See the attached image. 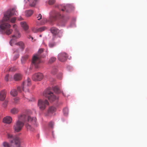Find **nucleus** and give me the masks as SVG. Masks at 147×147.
I'll return each instance as SVG.
<instances>
[{
	"instance_id": "nucleus-1",
	"label": "nucleus",
	"mask_w": 147,
	"mask_h": 147,
	"mask_svg": "<svg viewBox=\"0 0 147 147\" xmlns=\"http://www.w3.org/2000/svg\"><path fill=\"white\" fill-rule=\"evenodd\" d=\"M16 11V9L13 8L8 10L4 13V17L0 25V31L1 32L7 35H9L12 33L13 30L10 28L11 26L9 22L10 21V18L11 16L14 15H17Z\"/></svg>"
},
{
	"instance_id": "nucleus-2",
	"label": "nucleus",
	"mask_w": 147,
	"mask_h": 147,
	"mask_svg": "<svg viewBox=\"0 0 147 147\" xmlns=\"http://www.w3.org/2000/svg\"><path fill=\"white\" fill-rule=\"evenodd\" d=\"M21 115H24L25 116L24 122L26 121L28 123L25 124L26 128L30 131H33L34 130V128L32 127L31 125L34 127H36L37 125V123L36 119V117H31L26 114H22Z\"/></svg>"
},
{
	"instance_id": "nucleus-3",
	"label": "nucleus",
	"mask_w": 147,
	"mask_h": 147,
	"mask_svg": "<svg viewBox=\"0 0 147 147\" xmlns=\"http://www.w3.org/2000/svg\"><path fill=\"white\" fill-rule=\"evenodd\" d=\"M58 16L62 18L61 22L63 24L66 22L68 19L67 18L61 16L60 13H56L55 11L53 10L50 13L49 19L48 20H47L46 21L52 24L56 20L57 17Z\"/></svg>"
},
{
	"instance_id": "nucleus-4",
	"label": "nucleus",
	"mask_w": 147,
	"mask_h": 147,
	"mask_svg": "<svg viewBox=\"0 0 147 147\" xmlns=\"http://www.w3.org/2000/svg\"><path fill=\"white\" fill-rule=\"evenodd\" d=\"M25 116L20 115L18 117V120L13 125V128L16 132L20 131L22 129L24 125V120Z\"/></svg>"
},
{
	"instance_id": "nucleus-5",
	"label": "nucleus",
	"mask_w": 147,
	"mask_h": 147,
	"mask_svg": "<svg viewBox=\"0 0 147 147\" xmlns=\"http://www.w3.org/2000/svg\"><path fill=\"white\" fill-rule=\"evenodd\" d=\"M43 51V49H40L38 52V54L35 55L33 57L32 64L36 68H38L40 67V63L41 62V61L39 58V55L42 53Z\"/></svg>"
},
{
	"instance_id": "nucleus-6",
	"label": "nucleus",
	"mask_w": 147,
	"mask_h": 147,
	"mask_svg": "<svg viewBox=\"0 0 147 147\" xmlns=\"http://www.w3.org/2000/svg\"><path fill=\"white\" fill-rule=\"evenodd\" d=\"M43 95L45 97L47 98L50 102L57 100L59 98L58 97L56 96L51 92L50 88L47 89L44 91Z\"/></svg>"
},
{
	"instance_id": "nucleus-7",
	"label": "nucleus",
	"mask_w": 147,
	"mask_h": 147,
	"mask_svg": "<svg viewBox=\"0 0 147 147\" xmlns=\"http://www.w3.org/2000/svg\"><path fill=\"white\" fill-rule=\"evenodd\" d=\"M49 105V102L47 100H43L39 99L38 101V105L39 109L41 111L44 110L47 105Z\"/></svg>"
},
{
	"instance_id": "nucleus-8",
	"label": "nucleus",
	"mask_w": 147,
	"mask_h": 147,
	"mask_svg": "<svg viewBox=\"0 0 147 147\" xmlns=\"http://www.w3.org/2000/svg\"><path fill=\"white\" fill-rule=\"evenodd\" d=\"M13 27L14 29V34L12 36V39L10 42V44L11 46L12 45V44L13 42V40L18 38L21 37V34L17 29L16 25V24L13 25Z\"/></svg>"
},
{
	"instance_id": "nucleus-9",
	"label": "nucleus",
	"mask_w": 147,
	"mask_h": 147,
	"mask_svg": "<svg viewBox=\"0 0 147 147\" xmlns=\"http://www.w3.org/2000/svg\"><path fill=\"white\" fill-rule=\"evenodd\" d=\"M51 33L53 35H57L59 38H61L62 36L63 31L62 30H59L55 27H53L50 29Z\"/></svg>"
},
{
	"instance_id": "nucleus-10",
	"label": "nucleus",
	"mask_w": 147,
	"mask_h": 147,
	"mask_svg": "<svg viewBox=\"0 0 147 147\" xmlns=\"http://www.w3.org/2000/svg\"><path fill=\"white\" fill-rule=\"evenodd\" d=\"M31 80L29 78H28L26 80L24 81L22 84V90L25 92H28L29 90L28 88L31 84Z\"/></svg>"
},
{
	"instance_id": "nucleus-11",
	"label": "nucleus",
	"mask_w": 147,
	"mask_h": 147,
	"mask_svg": "<svg viewBox=\"0 0 147 147\" xmlns=\"http://www.w3.org/2000/svg\"><path fill=\"white\" fill-rule=\"evenodd\" d=\"M68 56L67 54L65 52L61 53L58 55L57 59L61 62H64L67 60Z\"/></svg>"
},
{
	"instance_id": "nucleus-12",
	"label": "nucleus",
	"mask_w": 147,
	"mask_h": 147,
	"mask_svg": "<svg viewBox=\"0 0 147 147\" xmlns=\"http://www.w3.org/2000/svg\"><path fill=\"white\" fill-rule=\"evenodd\" d=\"M43 78V74L40 73H36L34 74L32 78L34 81H40Z\"/></svg>"
},
{
	"instance_id": "nucleus-13",
	"label": "nucleus",
	"mask_w": 147,
	"mask_h": 147,
	"mask_svg": "<svg viewBox=\"0 0 147 147\" xmlns=\"http://www.w3.org/2000/svg\"><path fill=\"white\" fill-rule=\"evenodd\" d=\"M19 52L20 49L19 48L13 50V54H14V56L13 59L14 60H16L19 58L20 56Z\"/></svg>"
},
{
	"instance_id": "nucleus-14",
	"label": "nucleus",
	"mask_w": 147,
	"mask_h": 147,
	"mask_svg": "<svg viewBox=\"0 0 147 147\" xmlns=\"http://www.w3.org/2000/svg\"><path fill=\"white\" fill-rule=\"evenodd\" d=\"M15 45L19 47L20 50L23 51L25 48V45L24 43L22 41L18 42L16 43Z\"/></svg>"
},
{
	"instance_id": "nucleus-15",
	"label": "nucleus",
	"mask_w": 147,
	"mask_h": 147,
	"mask_svg": "<svg viewBox=\"0 0 147 147\" xmlns=\"http://www.w3.org/2000/svg\"><path fill=\"white\" fill-rule=\"evenodd\" d=\"M71 6L69 5H67L65 6H63V7H62L61 9L62 11H65L67 12H69L70 11L71 8Z\"/></svg>"
},
{
	"instance_id": "nucleus-16",
	"label": "nucleus",
	"mask_w": 147,
	"mask_h": 147,
	"mask_svg": "<svg viewBox=\"0 0 147 147\" xmlns=\"http://www.w3.org/2000/svg\"><path fill=\"white\" fill-rule=\"evenodd\" d=\"M12 121V119L11 117L9 116H7L4 117L3 119V122L9 124Z\"/></svg>"
},
{
	"instance_id": "nucleus-17",
	"label": "nucleus",
	"mask_w": 147,
	"mask_h": 147,
	"mask_svg": "<svg viewBox=\"0 0 147 147\" xmlns=\"http://www.w3.org/2000/svg\"><path fill=\"white\" fill-rule=\"evenodd\" d=\"M22 76L20 74H16L14 75V79L15 81H19L22 79Z\"/></svg>"
},
{
	"instance_id": "nucleus-18",
	"label": "nucleus",
	"mask_w": 147,
	"mask_h": 147,
	"mask_svg": "<svg viewBox=\"0 0 147 147\" xmlns=\"http://www.w3.org/2000/svg\"><path fill=\"white\" fill-rule=\"evenodd\" d=\"M56 111V108L53 107L51 106L50 107L48 110V113L49 115L55 112Z\"/></svg>"
},
{
	"instance_id": "nucleus-19",
	"label": "nucleus",
	"mask_w": 147,
	"mask_h": 147,
	"mask_svg": "<svg viewBox=\"0 0 147 147\" xmlns=\"http://www.w3.org/2000/svg\"><path fill=\"white\" fill-rule=\"evenodd\" d=\"M29 56L27 55H25L22 57L21 61L22 63H24L28 60Z\"/></svg>"
},
{
	"instance_id": "nucleus-20",
	"label": "nucleus",
	"mask_w": 147,
	"mask_h": 147,
	"mask_svg": "<svg viewBox=\"0 0 147 147\" xmlns=\"http://www.w3.org/2000/svg\"><path fill=\"white\" fill-rule=\"evenodd\" d=\"M6 97V93L5 91H2L0 92V100H4Z\"/></svg>"
},
{
	"instance_id": "nucleus-21",
	"label": "nucleus",
	"mask_w": 147,
	"mask_h": 147,
	"mask_svg": "<svg viewBox=\"0 0 147 147\" xmlns=\"http://www.w3.org/2000/svg\"><path fill=\"white\" fill-rule=\"evenodd\" d=\"M20 24L24 30L26 31L28 29V27L26 22H20Z\"/></svg>"
},
{
	"instance_id": "nucleus-22",
	"label": "nucleus",
	"mask_w": 147,
	"mask_h": 147,
	"mask_svg": "<svg viewBox=\"0 0 147 147\" xmlns=\"http://www.w3.org/2000/svg\"><path fill=\"white\" fill-rule=\"evenodd\" d=\"M53 88L54 92L57 94H59L61 92V91L57 86L54 87Z\"/></svg>"
},
{
	"instance_id": "nucleus-23",
	"label": "nucleus",
	"mask_w": 147,
	"mask_h": 147,
	"mask_svg": "<svg viewBox=\"0 0 147 147\" xmlns=\"http://www.w3.org/2000/svg\"><path fill=\"white\" fill-rule=\"evenodd\" d=\"M19 111L18 109L16 108H13L11 109L10 112L12 114H14L17 113Z\"/></svg>"
},
{
	"instance_id": "nucleus-24",
	"label": "nucleus",
	"mask_w": 147,
	"mask_h": 147,
	"mask_svg": "<svg viewBox=\"0 0 147 147\" xmlns=\"http://www.w3.org/2000/svg\"><path fill=\"white\" fill-rule=\"evenodd\" d=\"M11 95L13 96H15L17 95L18 93L16 89L12 90L10 92Z\"/></svg>"
},
{
	"instance_id": "nucleus-25",
	"label": "nucleus",
	"mask_w": 147,
	"mask_h": 147,
	"mask_svg": "<svg viewBox=\"0 0 147 147\" xmlns=\"http://www.w3.org/2000/svg\"><path fill=\"white\" fill-rule=\"evenodd\" d=\"M58 71L57 67L55 66L54 67L52 68L51 71V73L53 75L55 74Z\"/></svg>"
},
{
	"instance_id": "nucleus-26",
	"label": "nucleus",
	"mask_w": 147,
	"mask_h": 147,
	"mask_svg": "<svg viewBox=\"0 0 147 147\" xmlns=\"http://www.w3.org/2000/svg\"><path fill=\"white\" fill-rule=\"evenodd\" d=\"M25 13L26 16L29 17L32 15L33 13V12L32 10H28L26 11Z\"/></svg>"
},
{
	"instance_id": "nucleus-27",
	"label": "nucleus",
	"mask_w": 147,
	"mask_h": 147,
	"mask_svg": "<svg viewBox=\"0 0 147 147\" xmlns=\"http://www.w3.org/2000/svg\"><path fill=\"white\" fill-rule=\"evenodd\" d=\"M56 60V58L55 57H53L49 59V62L51 63L55 62Z\"/></svg>"
},
{
	"instance_id": "nucleus-28",
	"label": "nucleus",
	"mask_w": 147,
	"mask_h": 147,
	"mask_svg": "<svg viewBox=\"0 0 147 147\" xmlns=\"http://www.w3.org/2000/svg\"><path fill=\"white\" fill-rule=\"evenodd\" d=\"M68 112V109L67 108H64L63 110V113L64 115H67Z\"/></svg>"
},
{
	"instance_id": "nucleus-29",
	"label": "nucleus",
	"mask_w": 147,
	"mask_h": 147,
	"mask_svg": "<svg viewBox=\"0 0 147 147\" xmlns=\"http://www.w3.org/2000/svg\"><path fill=\"white\" fill-rule=\"evenodd\" d=\"M37 0H32V3H30V5L32 7L34 6L36 3V2Z\"/></svg>"
},
{
	"instance_id": "nucleus-30",
	"label": "nucleus",
	"mask_w": 147,
	"mask_h": 147,
	"mask_svg": "<svg viewBox=\"0 0 147 147\" xmlns=\"http://www.w3.org/2000/svg\"><path fill=\"white\" fill-rule=\"evenodd\" d=\"M56 45L55 42H50L49 44V46L50 48H52L54 47Z\"/></svg>"
},
{
	"instance_id": "nucleus-31",
	"label": "nucleus",
	"mask_w": 147,
	"mask_h": 147,
	"mask_svg": "<svg viewBox=\"0 0 147 147\" xmlns=\"http://www.w3.org/2000/svg\"><path fill=\"white\" fill-rule=\"evenodd\" d=\"M11 77V76H9V74H7L5 76V80L6 81H8L9 80H9H11V79H10Z\"/></svg>"
},
{
	"instance_id": "nucleus-32",
	"label": "nucleus",
	"mask_w": 147,
	"mask_h": 147,
	"mask_svg": "<svg viewBox=\"0 0 147 147\" xmlns=\"http://www.w3.org/2000/svg\"><path fill=\"white\" fill-rule=\"evenodd\" d=\"M54 125V123L53 122H51L49 123V127L51 128H53V125Z\"/></svg>"
},
{
	"instance_id": "nucleus-33",
	"label": "nucleus",
	"mask_w": 147,
	"mask_h": 147,
	"mask_svg": "<svg viewBox=\"0 0 147 147\" xmlns=\"http://www.w3.org/2000/svg\"><path fill=\"white\" fill-rule=\"evenodd\" d=\"M3 144L4 147H10L9 143L6 142H3Z\"/></svg>"
},
{
	"instance_id": "nucleus-34",
	"label": "nucleus",
	"mask_w": 147,
	"mask_h": 147,
	"mask_svg": "<svg viewBox=\"0 0 147 147\" xmlns=\"http://www.w3.org/2000/svg\"><path fill=\"white\" fill-rule=\"evenodd\" d=\"M55 2V0H49L48 1V3L50 5H52Z\"/></svg>"
},
{
	"instance_id": "nucleus-35",
	"label": "nucleus",
	"mask_w": 147,
	"mask_h": 147,
	"mask_svg": "<svg viewBox=\"0 0 147 147\" xmlns=\"http://www.w3.org/2000/svg\"><path fill=\"white\" fill-rule=\"evenodd\" d=\"M38 29V32H41L44 30L46 29V28L45 27H42Z\"/></svg>"
},
{
	"instance_id": "nucleus-36",
	"label": "nucleus",
	"mask_w": 147,
	"mask_h": 147,
	"mask_svg": "<svg viewBox=\"0 0 147 147\" xmlns=\"http://www.w3.org/2000/svg\"><path fill=\"white\" fill-rule=\"evenodd\" d=\"M16 69V68L15 67H13L10 68L9 69V71H15Z\"/></svg>"
},
{
	"instance_id": "nucleus-37",
	"label": "nucleus",
	"mask_w": 147,
	"mask_h": 147,
	"mask_svg": "<svg viewBox=\"0 0 147 147\" xmlns=\"http://www.w3.org/2000/svg\"><path fill=\"white\" fill-rule=\"evenodd\" d=\"M16 20V18L15 17H13L10 20V22L13 23H14Z\"/></svg>"
},
{
	"instance_id": "nucleus-38",
	"label": "nucleus",
	"mask_w": 147,
	"mask_h": 147,
	"mask_svg": "<svg viewBox=\"0 0 147 147\" xmlns=\"http://www.w3.org/2000/svg\"><path fill=\"white\" fill-rule=\"evenodd\" d=\"M32 30L34 32L36 33L38 32V29L32 28Z\"/></svg>"
},
{
	"instance_id": "nucleus-39",
	"label": "nucleus",
	"mask_w": 147,
	"mask_h": 147,
	"mask_svg": "<svg viewBox=\"0 0 147 147\" xmlns=\"http://www.w3.org/2000/svg\"><path fill=\"white\" fill-rule=\"evenodd\" d=\"M19 100V99L18 98H14V102L16 103H17Z\"/></svg>"
},
{
	"instance_id": "nucleus-40",
	"label": "nucleus",
	"mask_w": 147,
	"mask_h": 147,
	"mask_svg": "<svg viewBox=\"0 0 147 147\" xmlns=\"http://www.w3.org/2000/svg\"><path fill=\"white\" fill-rule=\"evenodd\" d=\"M37 18L38 20H40L42 18L41 15L40 14H39L37 16Z\"/></svg>"
},
{
	"instance_id": "nucleus-41",
	"label": "nucleus",
	"mask_w": 147,
	"mask_h": 147,
	"mask_svg": "<svg viewBox=\"0 0 147 147\" xmlns=\"http://www.w3.org/2000/svg\"><path fill=\"white\" fill-rule=\"evenodd\" d=\"M27 37L28 38L30 39L31 38L32 39V40L33 39V38L30 35H28L27 36Z\"/></svg>"
},
{
	"instance_id": "nucleus-42",
	"label": "nucleus",
	"mask_w": 147,
	"mask_h": 147,
	"mask_svg": "<svg viewBox=\"0 0 147 147\" xmlns=\"http://www.w3.org/2000/svg\"><path fill=\"white\" fill-rule=\"evenodd\" d=\"M17 89L18 91L21 92V88L20 87H18L17 88Z\"/></svg>"
},
{
	"instance_id": "nucleus-43",
	"label": "nucleus",
	"mask_w": 147,
	"mask_h": 147,
	"mask_svg": "<svg viewBox=\"0 0 147 147\" xmlns=\"http://www.w3.org/2000/svg\"><path fill=\"white\" fill-rule=\"evenodd\" d=\"M7 102H5L4 103V104L5 105V106H4L5 107L7 105Z\"/></svg>"
},
{
	"instance_id": "nucleus-44",
	"label": "nucleus",
	"mask_w": 147,
	"mask_h": 147,
	"mask_svg": "<svg viewBox=\"0 0 147 147\" xmlns=\"http://www.w3.org/2000/svg\"><path fill=\"white\" fill-rule=\"evenodd\" d=\"M23 20V19L21 17H20V18H19L18 19V20Z\"/></svg>"
},
{
	"instance_id": "nucleus-45",
	"label": "nucleus",
	"mask_w": 147,
	"mask_h": 147,
	"mask_svg": "<svg viewBox=\"0 0 147 147\" xmlns=\"http://www.w3.org/2000/svg\"><path fill=\"white\" fill-rule=\"evenodd\" d=\"M25 1L26 2H29V0H25Z\"/></svg>"
},
{
	"instance_id": "nucleus-46",
	"label": "nucleus",
	"mask_w": 147,
	"mask_h": 147,
	"mask_svg": "<svg viewBox=\"0 0 147 147\" xmlns=\"http://www.w3.org/2000/svg\"><path fill=\"white\" fill-rule=\"evenodd\" d=\"M39 36H40V37H41V36H42V35H39Z\"/></svg>"
},
{
	"instance_id": "nucleus-47",
	"label": "nucleus",
	"mask_w": 147,
	"mask_h": 147,
	"mask_svg": "<svg viewBox=\"0 0 147 147\" xmlns=\"http://www.w3.org/2000/svg\"><path fill=\"white\" fill-rule=\"evenodd\" d=\"M52 135H53V134H52Z\"/></svg>"
}]
</instances>
